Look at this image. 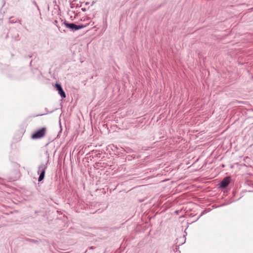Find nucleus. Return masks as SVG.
<instances>
[{
	"mask_svg": "<svg viewBox=\"0 0 253 253\" xmlns=\"http://www.w3.org/2000/svg\"><path fill=\"white\" fill-rule=\"evenodd\" d=\"M64 24L67 28H69L72 30H77L84 28L85 27L84 25H76L74 23H69L67 22H65Z\"/></svg>",
	"mask_w": 253,
	"mask_h": 253,
	"instance_id": "f03ea898",
	"label": "nucleus"
},
{
	"mask_svg": "<svg viewBox=\"0 0 253 253\" xmlns=\"http://www.w3.org/2000/svg\"><path fill=\"white\" fill-rule=\"evenodd\" d=\"M55 87L58 91V93L60 95V96L62 98L66 97V94L64 90H63L61 85L59 84H55Z\"/></svg>",
	"mask_w": 253,
	"mask_h": 253,
	"instance_id": "7ed1b4c3",
	"label": "nucleus"
},
{
	"mask_svg": "<svg viewBox=\"0 0 253 253\" xmlns=\"http://www.w3.org/2000/svg\"><path fill=\"white\" fill-rule=\"evenodd\" d=\"M30 65L31 66L32 65V61H30Z\"/></svg>",
	"mask_w": 253,
	"mask_h": 253,
	"instance_id": "0eeeda50",
	"label": "nucleus"
},
{
	"mask_svg": "<svg viewBox=\"0 0 253 253\" xmlns=\"http://www.w3.org/2000/svg\"><path fill=\"white\" fill-rule=\"evenodd\" d=\"M47 132V128L45 127L40 128L35 131L33 133V139H38L44 137Z\"/></svg>",
	"mask_w": 253,
	"mask_h": 253,
	"instance_id": "f257e3e1",
	"label": "nucleus"
},
{
	"mask_svg": "<svg viewBox=\"0 0 253 253\" xmlns=\"http://www.w3.org/2000/svg\"><path fill=\"white\" fill-rule=\"evenodd\" d=\"M230 182V177H226L224 178L220 183V187L221 188H226Z\"/></svg>",
	"mask_w": 253,
	"mask_h": 253,
	"instance_id": "20e7f679",
	"label": "nucleus"
},
{
	"mask_svg": "<svg viewBox=\"0 0 253 253\" xmlns=\"http://www.w3.org/2000/svg\"><path fill=\"white\" fill-rule=\"evenodd\" d=\"M12 18H13V17H12L9 18V23H16L17 22V21L12 19Z\"/></svg>",
	"mask_w": 253,
	"mask_h": 253,
	"instance_id": "423d86ee",
	"label": "nucleus"
},
{
	"mask_svg": "<svg viewBox=\"0 0 253 253\" xmlns=\"http://www.w3.org/2000/svg\"><path fill=\"white\" fill-rule=\"evenodd\" d=\"M45 172V170L44 168L42 167L39 169L38 172H40V175L38 179L39 181H41L43 179L44 177Z\"/></svg>",
	"mask_w": 253,
	"mask_h": 253,
	"instance_id": "39448f33",
	"label": "nucleus"
}]
</instances>
